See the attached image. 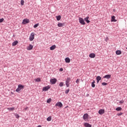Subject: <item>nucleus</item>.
I'll list each match as a JSON object with an SVG mask.
<instances>
[{
	"label": "nucleus",
	"instance_id": "79ce46f5",
	"mask_svg": "<svg viewBox=\"0 0 127 127\" xmlns=\"http://www.w3.org/2000/svg\"><path fill=\"white\" fill-rule=\"evenodd\" d=\"M60 71H63V68H60Z\"/></svg>",
	"mask_w": 127,
	"mask_h": 127
},
{
	"label": "nucleus",
	"instance_id": "f03ea898",
	"mask_svg": "<svg viewBox=\"0 0 127 127\" xmlns=\"http://www.w3.org/2000/svg\"><path fill=\"white\" fill-rule=\"evenodd\" d=\"M78 20L80 24H82V25H85V24H86V23H85V21L84 20V19H83V18L79 17Z\"/></svg>",
	"mask_w": 127,
	"mask_h": 127
},
{
	"label": "nucleus",
	"instance_id": "2eb2a0df",
	"mask_svg": "<svg viewBox=\"0 0 127 127\" xmlns=\"http://www.w3.org/2000/svg\"><path fill=\"white\" fill-rule=\"evenodd\" d=\"M89 16H87L86 18H84V20L87 22V23H90V20H89Z\"/></svg>",
	"mask_w": 127,
	"mask_h": 127
},
{
	"label": "nucleus",
	"instance_id": "aec40b11",
	"mask_svg": "<svg viewBox=\"0 0 127 127\" xmlns=\"http://www.w3.org/2000/svg\"><path fill=\"white\" fill-rule=\"evenodd\" d=\"M95 80H93V82L91 83V87L92 88H95L96 87V85L95 84Z\"/></svg>",
	"mask_w": 127,
	"mask_h": 127
},
{
	"label": "nucleus",
	"instance_id": "423d86ee",
	"mask_svg": "<svg viewBox=\"0 0 127 127\" xmlns=\"http://www.w3.org/2000/svg\"><path fill=\"white\" fill-rule=\"evenodd\" d=\"M29 22H30L29 19H25L23 20V21H22V23L23 24H26L27 23H29Z\"/></svg>",
	"mask_w": 127,
	"mask_h": 127
},
{
	"label": "nucleus",
	"instance_id": "f257e3e1",
	"mask_svg": "<svg viewBox=\"0 0 127 127\" xmlns=\"http://www.w3.org/2000/svg\"><path fill=\"white\" fill-rule=\"evenodd\" d=\"M70 80H71V78H70V77H67L65 80V85L67 88L68 87H70Z\"/></svg>",
	"mask_w": 127,
	"mask_h": 127
},
{
	"label": "nucleus",
	"instance_id": "a211bd4d",
	"mask_svg": "<svg viewBox=\"0 0 127 127\" xmlns=\"http://www.w3.org/2000/svg\"><path fill=\"white\" fill-rule=\"evenodd\" d=\"M65 63H70V58H66L65 59Z\"/></svg>",
	"mask_w": 127,
	"mask_h": 127
},
{
	"label": "nucleus",
	"instance_id": "6e6552de",
	"mask_svg": "<svg viewBox=\"0 0 127 127\" xmlns=\"http://www.w3.org/2000/svg\"><path fill=\"white\" fill-rule=\"evenodd\" d=\"M50 88V86L48 85L47 86L44 87L43 88V91H44L45 92H46L47 91H48V90H49V89Z\"/></svg>",
	"mask_w": 127,
	"mask_h": 127
},
{
	"label": "nucleus",
	"instance_id": "a19ab883",
	"mask_svg": "<svg viewBox=\"0 0 127 127\" xmlns=\"http://www.w3.org/2000/svg\"><path fill=\"white\" fill-rule=\"evenodd\" d=\"M120 104H124V100H121L120 101Z\"/></svg>",
	"mask_w": 127,
	"mask_h": 127
},
{
	"label": "nucleus",
	"instance_id": "c03bdc74",
	"mask_svg": "<svg viewBox=\"0 0 127 127\" xmlns=\"http://www.w3.org/2000/svg\"><path fill=\"white\" fill-rule=\"evenodd\" d=\"M99 82H100V80H97V83H99Z\"/></svg>",
	"mask_w": 127,
	"mask_h": 127
},
{
	"label": "nucleus",
	"instance_id": "bb28decb",
	"mask_svg": "<svg viewBox=\"0 0 127 127\" xmlns=\"http://www.w3.org/2000/svg\"><path fill=\"white\" fill-rule=\"evenodd\" d=\"M60 87H63L64 86V82H61L59 85Z\"/></svg>",
	"mask_w": 127,
	"mask_h": 127
},
{
	"label": "nucleus",
	"instance_id": "20e7f679",
	"mask_svg": "<svg viewBox=\"0 0 127 127\" xmlns=\"http://www.w3.org/2000/svg\"><path fill=\"white\" fill-rule=\"evenodd\" d=\"M34 39V33H32L30 35L29 40L30 41H33Z\"/></svg>",
	"mask_w": 127,
	"mask_h": 127
},
{
	"label": "nucleus",
	"instance_id": "2f4dec72",
	"mask_svg": "<svg viewBox=\"0 0 127 127\" xmlns=\"http://www.w3.org/2000/svg\"><path fill=\"white\" fill-rule=\"evenodd\" d=\"M21 5H23L24 4V0H21L20 2Z\"/></svg>",
	"mask_w": 127,
	"mask_h": 127
},
{
	"label": "nucleus",
	"instance_id": "5701e85b",
	"mask_svg": "<svg viewBox=\"0 0 127 127\" xmlns=\"http://www.w3.org/2000/svg\"><path fill=\"white\" fill-rule=\"evenodd\" d=\"M64 24L62 23H59L58 24V26L59 27H62V26H64Z\"/></svg>",
	"mask_w": 127,
	"mask_h": 127
},
{
	"label": "nucleus",
	"instance_id": "1a4fd4ad",
	"mask_svg": "<svg viewBox=\"0 0 127 127\" xmlns=\"http://www.w3.org/2000/svg\"><path fill=\"white\" fill-rule=\"evenodd\" d=\"M98 114H99V115H103L105 114V110L104 109L99 110L98 111Z\"/></svg>",
	"mask_w": 127,
	"mask_h": 127
},
{
	"label": "nucleus",
	"instance_id": "72a5a7b5",
	"mask_svg": "<svg viewBox=\"0 0 127 127\" xmlns=\"http://www.w3.org/2000/svg\"><path fill=\"white\" fill-rule=\"evenodd\" d=\"M69 91H70L69 89H67L65 91V94H68L69 93Z\"/></svg>",
	"mask_w": 127,
	"mask_h": 127
},
{
	"label": "nucleus",
	"instance_id": "b1692460",
	"mask_svg": "<svg viewBox=\"0 0 127 127\" xmlns=\"http://www.w3.org/2000/svg\"><path fill=\"white\" fill-rule=\"evenodd\" d=\"M51 120H52V118L51 117V116H49L47 118V121L48 122H51Z\"/></svg>",
	"mask_w": 127,
	"mask_h": 127
},
{
	"label": "nucleus",
	"instance_id": "7c9ffc66",
	"mask_svg": "<svg viewBox=\"0 0 127 127\" xmlns=\"http://www.w3.org/2000/svg\"><path fill=\"white\" fill-rule=\"evenodd\" d=\"M21 89H20V88H19L18 87L16 89V92H17V93H19V92H20V90Z\"/></svg>",
	"mask_w": 127,
	"mask_h": 127
},
{
	"label": "nucleus",
	"instance_id": "58836bf2",
	"mask_svg": "<svg viewBox=\"0 0 127 127\" xmlns=\"http://www.w3.org/2000/svg\"><path fill=\"white\" fill-rule=\"evenodd\" d=\"M122 115H123V113L122 112H120L117 114V116H118L119 117H120V116H122Z\"/></svg>",
	"mask_w": 127,
	"mask_h": 127
},
{
	"label": "nucleus",
	"instance_id": "6ab92c4d",
	"mask_svg": "<svg viewBox=\"0 0 127 127\" xmlns=\"http://www.w3.org/2000/svg\"><path fill=\"white\" fill-rule=\"evenodd\" d=\"M116 53L117 55H121V54H122V51L120 50H117L116 51Z\"/></svg>",
	"mask_w": 127,
	"mask_h": 127
},
{
	"label": "nucleus",
	"instance_id": "f8f14e48",
	"mask_svg": "<svg viewBox=\"0 0 127 127\" xmlns=\"http://www.w3.org/2000/svg\"><path fill=\"white\" fill-rule=\"evenodd\" d=\"M115 18H116V17L115 16H112L111 17V21L113 22H117V20Z\"/></svg>",
	"mask_w": 127,
	"mask_h": 127
},
{
	"label": "nucleus",
	"instance_id": "a18cd8bd",
	"mask_svg": "<svg viewBox=\"0 0 127 127\" xmlns=\"http://www.w3.org/2000/svg\"><path fill=\"white\" fill-rule=\"evenodd\" d=\"M28 107H26V108H25V111H26V110H27Z\"/></svg>",
	"mask_w": 127,
	"mask_h": 127
},
{
	"label": "nucleus",
	"instance_id": "412c9836",
	"mask_svg": "<svg viewBox=\"0 0 127 127\" xmlns=\"http://www.w3.org/2000/svg\"><path fill=\"white\" fill-rule=\"evenodd\" d=\"M17 43H18V41H15L12 43V46H15V45H16Z\"/></svg>",
	"mask_w": 127,
	"mask_h": 127
},
{
	"label": "nucleus",
	"instance_id": "e433bc0d",
	"mask_svg": "<svg viewBox=\"0 0 127 127\" xmlns=\"http://www.w3.org/2000/svg\"><path fill=\"white\" fill-rule=\"evenodd\" d=\"M75 82L77 84H79V83H80V79H76Z\"/></svg>",
	"mask_w": 127,
	"mask_h": 127
},
{
	"label": "nucleus",
	"instance_id": "39448f33",
	"mask_svg": "<svg viewBox=\"0 0 127 127\" xmlns=\"http://www.w3.org/2000/svg\"><path fill=\"white\" fill-rule=\"evenodd\" d=\"M83 119L84 121H87L89 119V115L87 113L84 114L83 116Z\"/></svg>",
	"mask_w": 127,
	"mask_h": 127
},
{
	"label": "nucleus",
	"instance_id": "49530a36",
	"mask_svg": "<svg viewBox=\"0 0 127 127\" xmlns=\"http://www.w3.org/2000/svg\"><path fill=\"white\" fill-rule=\"evenodd\" d=\"M37 127H41V125H39Z\"/></svg>",
	"mask_w": 127,
	"mask_h": 127
},
{
	"label": "nucleus",
	"instance_id": "9d476101",
	"mask_svg": "<svg viewBox=\"0 0 127 127\" xmlns=\"http://www.w3.org/2000/svg\"><path fill=\"white\" fill-rule=\"evenodd\" d=\"M32 49H33V46L31 44H30L27 48V50H32Z\"/></svg>",
	"mask_w": 127,
	"mask_h": 127
},
{
	"label": "nucleus",
	"instance_id": "4be33fe9",
	"mask_svg": "<svg viewBox=\"0 0 127 127\" xmlns=\"http://www.w3.org/2000/svg\"><path fill=\"white\" fill-rule=\"evenodd\" d=\"M56 18L58 21H59V20H61V15L56 16Z\"/></svg>",
	"mask_w": 127,
	"mask_h": 127
},
{
	"label": "nucleus",
	"instance_id": "4c0bfd02",
	"mask_svg": "<svg viewBox=\"0 0 127 127\" xmlns=\"http://www.w3.org/2000/svg\"><path fill=\"white\" fill-rule=\"evenodd\" d=\"M51 102V98H49V99L47 100V103H49Z\"/></svg>",
	"mask_w": 127,
	"mask_h": 127
},
{
	"label": "nucleus",
	"instance_id": "473e14b6",
	"mask_svg": "<svg viewBox=\"0 0 127 127\" xmlns=\"http://www.w3.org/2000/svg\"><path fill=\"white\" fill-rule=\"evenodd\" d=\"M102 86H107V85H108V83L106 82H102Z\"/></svg>",
	"mask_w": 127,
	"mask_h": 127
},
{
	"label": "nucleus",
	"instance_id": "c85d7f7f",
	"mask_svg": "<svg viewBox=\"0 0 127 127\" xmlns=\"http://www.w3.org/2000/svg\"><path fill=\"white\" fill-rule=\"evenodd\" d=\"M36 82H40L41 81V79L40 78H37L35 80Z\"/></svg>",
	"mask_w": 127,
	"mask_h": 127
},
{
	"label": "nucleus",
	"instance_id": "9b49d317",
	"mask_svg": "<svg viewBox=\"0 0 127 127\" xmlns=\"http://www.w3.org/2000/svg\"><path fill=\"white\" fill-rule=\"evenodd\" d=\"M111 74H107L103 76V78H104V79H111Z\"/></svg>",
	"mask_w": 127,
	"mask_h": 127
},
{
	"label": "nucleus",
	"instance_id": "f3484780",
	"mask_svg": "<svg viewBox=\"0 0 127 127\" xmlns=\"http://www.w3.org/2000/svg\"><path fill=\"white\" fill-rule=\"evenodd\" d=\"M55 48H56V45H54L52 46L51 47H50V50H54V49H55Z\"/></svg>",
	"mask_w": 127,
	"mask_h": 127
},
{
	"label": "nucleus",
	"instance_id": "cd10ccee",
	"mask_svg": "<svg viewBox=\"0 0 127 127\" xmlns=\"http://www.w3.org/2000/svg\"><path fill=\"white\" fill-rule=\"evenodd\" d=\"M101 79H102V77L100 76H97L96 77V80H98L99 81H101Z\"/></svg>",
	"mask_w": 127,
	"mask_h": 127
},
{
	"label": "nucleus",
	"instance_id": "dca6fc26",
	"mask_svg": "<svg viewBox=\"0 0 127 127\" xmlns=\"http://www.w3.org/2000/svg\"><path fill=\"white\" fill-rule=\"evenodd\" d=\"M18 87L19 89H21V90H23V89L24 88V86L21 85V84H19L18 85Z\"/></svg>",
	"mask_w": 127,
	"mask_h": 127
},
{
	"label": "nucleus",
	"instance_id": "de8ad7c7",
	"mask_svg": "<svg viewBox=\"0 0 127 127\" xmlns=\"http://www.w3.org/2000/svg\"><path fill=\"white\" fill-rule=\"evenodd\" d=\"M126 49H127V48H126Z\"/></svg>",
	"mask_w": 127,
	"mask_h": 127
},
{
	"label": "nucleus",
	"instance_id": "4468645a",
	"mask_svg": "<svg viewBox=\"0 0 127 127\" xmlns=\"http://www.w3.org/2000/svg\"><path fill=\"white\" fill-rule=\"evenodd\" d=\"M84 127H92V125L89 124L88 123H84Z\"/></svg>",
	"mask_w": 127,
	"mask_h": 127
},
{
	"label": "nucleus",
	"instance_id": "37998d69",
	"mask_svg": "<svg viewBox=\"0 0 127 127\" xmlns=\"http://www.w3.org/2000/svg\"><path fill=\"white\" fill-rule=\"evenodd\" d=\"M89 96H90V95H89V94H87L86 95V97H89Z\"/></svg>",
	"mask_w": 127,
	"mask_h": 127
},
{
	"label": "nucleus",
	"instance_id": "f704fd0d",
	"mask_svg": "<svg viewBox=\"0 0 127 127\" xmlns=\"http://www.w3.org/2000/svg\"><path fill=\"white\" fill-rule=\"evenodd\" d=\"M15 117H16V119H19V115L17 114H15Z\"/></svg>",
	"mask_w": 127,
	"mask_h": 127
},
{
	"label": "nucleus",
	"instance_id": "ddd939ff",
	"mask_svg": "<svg viewBox=\"0 0 127 127\" xmlns=\"http://www.w3.org/2000/svg\"><path fill=\"white\" fill-rule=\"evenodd\" d=\"M89 56L90 58H95V57H96V55L94 53H91L89 54Z\"/></svg>",
	"mask_w": 127,
	"mask_h": 127
},
{
	"label": "nucleus",
	"instance_id": "c9c22d12",
	"mask_svg": "<svg viewBox=\"0 0 127 127\" xmlns=\"http://www.w3.org/2000/svg\"><path fill=\"white\" fill-rule=\"evenodd\" d=\"M3 20H4V19L3 18L0 19V23H1V22H2Z\"/></svg>",
	"mask_w": 127,
	"mask_h": 127
},
{
	"label": "nucleus",
	"instance_id": "a878e982",
	"mask_svg": "<svg viewBox=\"0 0 127 127\" xmlns=\"http://www.w3.org/2000/svg\"><path fill=\"white\" fill-rule=\"evenodd\" d=\"M7 110H8V111H14V107L8 108Z\"/></svg>",
	"mask_w": 127,
	"mask_h": 127
},
{
	"label": "nucleus",
	"instance_id": "393cba45",
	"mask_svg": "<svg viewBox=\"0 0 127 127\" xmlns=\"http://www.w3.org/2000/svg\"><path fill=\"white\" fill-rule=\"evenodd\" d=\"M116 111H117L118 112H119L120 111H122V107H117L116 109Z\"/></svg>",
	"mask_w": 127,
	"mask_h": 127
},
{
	"label": "nucleus",
	"instance_id": "ea45409f",
	"mask_svg": "<svg viewBox=\"0 0 127 127\" xmlns=\"http://www.w3.org/2000/svg\"><path fill=\"white\" fill-rule=\"evenodd\" d=\"M106 42H108V41H109V38H108V37H107L105 39Z\"/></svg>",
	"mask_w": 127,
	"mask_h": 127
},
{
	"label": "nucleus",
	"instance_id": "0eeeda50",
	"mask_svg": "<svg viewBox=\"0 0 127 127\" xmlns=\"http://www.w3.org/2000/svg\"><path fill=\"white\" fill-rule=\"evenodd\" d=\"M55 107H60V108H62V107H63V104L62 103L59 102L56 103Z\"/></svg>",
	"mask_w": 127,
	"mask_h": 127
},
{
	"label": "nucleus",
	"instance_id": "c756f323",
	"mask_svg": "<svg viewBox=\"0 0 127 127\" xmlns=\"http://www.w3.org/2000/svg\"><path fill=\"white\" fill-rule=\"evenodd\" d=\"M39 25V23H37L34 25V28H36Z\"/></svg>",
	"mask_w": 127,
	"mask_h": 127
},
{
	"label": "nucleus",
	"instance_id": "7ed1b4c3",
	"mask_svg": "<svg viewBox=\"0 0 127 127\" xmlns=\"http://www.w3.org/2000/svg\"><path fill=\"white\" fill-rule=\"evenodd\" d=\"M56 82H57V79L56 78H53L50 79V82L53 85H55V84H56Z\"/></svg>",
	"mask_w": 127,
	"mask_h": 127
}]
</instances>
